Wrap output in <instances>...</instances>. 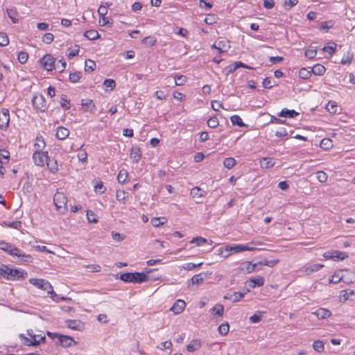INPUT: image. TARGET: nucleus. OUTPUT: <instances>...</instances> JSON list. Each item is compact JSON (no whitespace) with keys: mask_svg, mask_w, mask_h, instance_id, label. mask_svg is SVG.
<instances>
[{"mask_svg":"<svg viewBox=\"0 0 355 355\" xmlns=\"http://www.w3.org/2000/svg\"><path fill=\"white\" fill-rule=\"evenodd\" d=\"M67 326L73 330L83 331L85 329V324L79 320H66Z\"/></svg>","mask_w":355,"mask_h":355,"instance_id":"obj_11","label":"nucleus"},{"mask_svg":"<svg viewBox=\"0 0 355 355\" xmlns=\"http://www.w3.org/2000/svg\"><path fill=\"white\" fill-rule=\"evenodd\" d=\"M45 141L42 137L37 136L35 139V147L36 150H42L45 146Z\"/></svg>","mask_w":355,"mask_h":355,"instance_id":"obj_31","label":"nucleus"},{"mask_svg":"<svg viewBox=\"0 0 355 355\" xmlns=\"http://www.w3.org/2000/svg\"><path fill=\"white\" fill-rule=\"evenodd\" d=\"M298 1L297 0H288L286 1L284 6L286 10H290L292 7L297 5Z\"/></svg>","mask_w":355,"mask_h":355,"instance_id":"obj_63","label":"nucleus"},{"mask_svg":"<svg viewBox=\"0 0 355 355\" xmlns=\"http://www.w3.org/2000/svg\"><path fill=\"white\" fill-rule=\"evenodd\" d=\"M250 286L252 288H255L256 286H261L264 284V279L263 277L259 276L256 278H252L250 279Z\"/></svg>","mask_w":355,"mask_h":355,"instance_id":"obj_23","label":"nucleus"},{"mask_svg":"<svg viewBox=\"0 0 355 355\" xmlns=\"http://www.w3.org/2000/svg\"><path fill=\"white\" fill-rule=\"evenodd\" d=\"M28 53H26L25 51H21L19 53L17 59L20 63H21V64L26 63L28 60Z\"/></svg>","mask_w":355,"mask_h":355,"instance_id":"obj_47","label":"nucleus"},{"mask_svg":"<svg viewBox=\"0 0 355 355\" xmlns=\"http://www.w3.org/2000/svg\"><path fill=\"white\" fill-rule=\"evenodd\" d=\"M120 279L125 282L143 283L148 281V277L144 272H125L121 275Z\"/></svg>","mask_w":355,"mask_h":355,"instance_id":"obj_4","label":"nucleus"},{"mask_svg":"<svg viewBox=\"0 0 355 355\" xmlns=\"http://www.w3.org/2000/svg\"><path fill=\"white\" fill-rule=\"evenodd\" d=\"M320 146L322 148L328 150L333 146L332 141L330 139L324 138L321 140Z\"/></svg>","mask_w":355,"mask_h":355,"instance_id":"obj_37","label":"nucleus"},{"mask_svg":"<svg viewBox=\"0 0 355 355\" xmlns=\"http://www.w3.org/2000/svg\"><path fill=\"white\" fill-rule=\"evenodd\" d=\"M54 39V36L51 33H45L42 37V41L46 44H51Z\"/></svg>","mask_w":355,"mask_h":355,"instance_id":"obj_57","label":"nucleus"},{"mask_svg":"<svg viewBox=\"0 0 355 355\" xmlns=\"http://www.w3.org/2000/svg\"><path fill=\"white\" fill-rule=\"evenodd\" d=\"M207 123V125L211 128H216L219 124L218 120L217 117H216V116L209 118Z\"/></svg>","mask_w":355,"mask_h":355,"instance_id":"obj_51","label":"nucleus"},{"mask_svg":"<svg viewBox=\"0 0 355 355\" xmlns=\"http://www.w3.org/2000/svg\"><path fill=\"white\" fill-rule=\"evenodd\" d=\"M324 267L323 264L315 263L304 268V272L306 275H310L313 272H318Z\"/></svg>","mask_w":355,"mask_h":355,"instance_id":"obj_17","label":"nucleus"},{"mask_svg":"<svg viewBox=\"0 0 355 355\" xmlns=\"http://www.w3.org/2000/svg\"><path fill=\"white\" fill-rule=\"evenodd\" d=\"M128 176V173L125 169H121L117 176V180L119 183L123 184Z\"/></svg>","mask_w":355,"mask_h":355,"instance_id":"obj_34","label":"nucleus"},{"mask_svg":"<svg viewBox=\"0 0 355 355\" xmlns=\"http://www.w3.org/2000/svg\"><path fill=\"white\" fill-rule=\"evenodd\" d=\"M10 153L6 150H0V161H3L4 163L8 162Z\"/></svg>","mask_w":355,"mask_h":355,"instance_id":"obj_48","label":"nucleus"},{"mask_svg":"<svg viewBox=\"0 0 355 355\" xmlns=\"http://www.w3.org/2000/svg\"><path fill=\"white\" fill-rule=\"evenodd\" d=\"M53 201L58 209H67V198L64 193L61 192L55 193L53 197Z\"/></svg>","mask_w":355,"mask_h":355,"instance_id":"obj_9","label":"nucleus"},{"mask_svg":"<svg viewBox=\"0 0 355 355\" xmlns=\"http://www.w3.org/2000/svg\"><path fill=\"white\" fill-rule=\"evenodd\" d=\"M60 105L64 110H69L70 108L69 101L67 99L66 96H62L60 100Z\"/></svg>","mask_w":355,"mask_h":355,"instance_id":"obj_59","label":"nucleus"},{"mask_svg":"<svg viewBox=\"0 0 355 355\" xmlns=\"http://www.w3.org/2000/svg\"><path fill=\"white\" fill-rule=\"evenodd\" d=\"M141 156V150L139 147L132 148L130 152V157L135 162H137L140 159Z\"/></svg>","mask_w":355,"mask_h":355,"instance_id":"obj_20","label":"nucleus"},{"mask_svg":"<svg viewBox=\"0 0 355 355\" xmlns=\"http://www.w3.org/2000/svg\"><path fill=\"white\" fill-rule=\"evenodd\" d=\"M347 257V253L338 250H334V261L344 260Z\"/></svg>","mask_w":355,"mask_h":355,"instance_id":"obj_33","label":"nucleus"},{"mask_svg":"<svg viewBox=\"0 0 355 355\" xmlns=\"http://www.w3.org/2000/svg\"><path fill=\"white\" fill-rule=\"evenodd\" d=\"M326 109L331 113L335 114L338 110V105L335 102H329L326 106Z\"/></svg>","mask_w":355,"mask_h":355,"instance_id":"obj_44","label":"nucleus"},{"mask_svg":"<svg viewBox=\"0 0 355 355\" xmlns=\"http://www.w3.org/2000/svg\"><path fill=\"white\" fill-rule=\"evenodd\" d=\"M7 13L12 23L16 24L18 21V12L15 8L7 9Z\"/></svg>","mask_w":355,"mask_h":355,"instance_id":"obj_26","label":"nucleus"},{"mask_svg":"<svg viewBox=\"0 0 355 355\" xmlns=\"http://www.w3.org/2000/svg\"><path fill=\"white\" fill-rule=\"evenodd\" d=\"M262 85L264 88L271 89L273 87L272 83V78H264L262 82Z\"/></svg>","mask_w":355,"mask_h":355,"instance_id":"obj_61","label":"nucleus"},{"mask_svg":"<svg viewBox=\"0 0 355 355\" xmlns=\"http://www.w3.org/2000/svg\"><path fill=\"white\" fill-rule=\"evenodd\" d=\"M186 306V303L182 300H178L173 306L171 308V311L174 312L175 314H179L183 311Z\"/></svg>","mask_w":355,"mask_h":355,"instance_id":"obj_13","label":"nucleus"},{"mask_svg":"<svg viewBox=\"0 0 355 355\" xmlns=\"http://www.w3.org/2000/svg\"><path fill=\"white\" fill-rule=\"evenodd\" d=\"M311 71L315 75L322 76L325 73L326 69L323 65H322L320 64H315L311 68Z\"/></svg>","mask_w":355,"mask_h":355,"instance_id":"obj_22","label":"nucleus"},{"mask_svg":"<svg viewBox=\"0 0 355 355\" xmlns=\"http://www.w3.org/2000/svg\"><path fill=\"white\" fill-rule=\"evenodd\" d=\"M24 274L26 275L22 270L12 268L6 265H1L0 266V277L8 280L24 279Z\"/></svg>","mask_w":355,"mask_h":355,"instance_id":"obj_3","label":"nucleus"},{"mask_svg":"<svg viewBox=\"0 0 355 355\" xmlns=\"http://www.w3.org/2000/svg\"><path fill=\"white\" fill-rule=\"evenodd\" d=\"M69 135V130L67 128H66L63 126H59L57 128L56 137L58 139L64 140L67 137H68Z\"/></svg>","mask_w":355,"mask_h":355,"instance_id":"obj_15","label":"nucleus"},{"mask_svg":"<svg viewBox=\"0 0 355 355\" xmlns=\"http://www.w3.org/2000/svg\"><path fill=\"white\" fill-rule=\"evenodd\" d=\"M87 218L89 223H96L98 222V218L92 211H87Z\"/></svg>","mask_w":355,"mask_h":355,"instance_id":"obj_46","label":"nucleus"},{"mask_svg":"<svg viewBox=\"0 0 355 355\" xmlns=\"http://www.w3.org/2000/svg\"><path fill=\"white\" fill-rule=\"evenodd\" d=\"M190 194L194 198H202L205 196V191H202L200 187H196L191 190Z\"/></svg>","mask_w":355,"mask_h":355,"instance_id":"obj_27","label":"nucleus"},{"mask_svg":"<svg viewBox=\"0 0 355 355\" xmlns=\"http://www.w3.org/2000/svg\"><path fill=\"white\" fill-rule=\"evenodd\" d=\"M84 36L87 37L88 40H94L100 37L98 33L95 30H89L84 33Z\"/></svg>","mask_w":355,"mask_h":355,"instance_id":"obj_30","label":"nucleus"},{"mask_svg":"<svg viewBox=\"0 0 355 355\" xmlns=\"http://www.w3.org/2000/svg\"><path fill=\"white\" fill-rule=\"evenodd\" d=\"M246 266L245 268H242V270H245L247 272L250 273L254 271L257 264L252 265L250 262H246L244 263Z\"/></svg>","mask_w":355,"mask_h":355,"instance_id":"obj_62","label":"nucleus"},{"mask_svg":"<svg viewBox=\"0 0 355 355\" xmlns=\"http://www.w3.org/2000/svg\"><path fill=\"white\" fill-rule=\"evenodd\" d=\"M46 164L47 165L48 168L52 173H55L58 171V163H57L56 160H55V159L51 160L49 157Z\"/></svg>","mask_w":355,"mask_h":355,"instance_id":"obj_25","label":"nucleus"},{"mask_svg":"<svg viewBox=\"0 0 355 355\" xmlns=\"http://www.w3.org/2000/svg\"><path fill=\"white\" fill-rule=\"evenodd\" d=\"M103 85L106 88H110L111 90L114 89L116 87V83L113 79H105Z\"/></svg>","mask_w":355,"mask_h":355,"instance_id":"obj_54","label":"nucleus"},{"mask_svg":"<svg viewBox=\"0 0 355 355\" xmlns=\"http://www.w3.org/2000/svg\"><path fill=\"white\" fill-rule=\"evenodd\" d=\"M229 329L230 326L227 322L221 324L218 328L219 334L223 336H225L226 334H227V333L229 332Z\"/></svg>","mask_w":355,"mask_h":355,"instance_id":"obj_40","label":"nucleus"},{"mask_svg":"<svg viewBox=\"0 0 355 355\" xmlns=\"http://www.w3.org/2000/svg\"><path fill=\"white\" fill-rule=\"evenodd\" d=\"M353 58V55L349 52H347L346 55H344L343 59L341 60V63L343 64H350L352 62V60Z\"/></svg>","mask_w":355,"mask_h":355,"instance_id":"obj_52","label":"nucleus"},{"mask_svg":"<svg viewBox=\"0 0 355 355\" xmlns=\"http://www.w3.org/2000/svg\"><path fill=\"white\" fill-rule=\"evenodd\" d=\"M29 282L35 287L46 291L49 294H51L52 299L55 301H58V300L55 299V297H57V295L54 293L53 286L47 280L44 279L31 278L29 279Z\"/></svg>","mask_w":355,"mask_h":355,"instance_id":"obj_5","label":"nucleus"},{"mask_svg":"<svg viewBox=\"0 0 355 355\" xmlns=\"http://www.w3.org/2000/svg\"><path fill=\"white\" fill-rule=\"evenodd\" d=\"M311 71H309L306 68H302L299 71V76L302 79H308L311 76Z\"/></svg>","mask_w":355,"mask_h":355,"instance_id":"obj_42","label":"nucleus"},{"mask_svg":"<svg viewBox=\"0 0 355 355\" xmlns=\"http://www.w3.org/2000/svg\"><path fill=\"white\" fill-rule=\"evenodd\" d=\"M19 337L23 340V343L26 346H37L39 345L38 341L33 342L31 338L24 336V334H20Z\"/></svg>","mask_w":355,"mask_h":355,"instance_id":"obj_35","label":"nucleus"},{"mask_svg":"<svg viewBox=\"0 0 355 355\" xmlns=\"http://www.w3.org/2000/svg\"><path fill=\"white\" fill-rule=\"evenodd\" d=\"M212 311L216 315L222 316L224 311V307L222 304H218L213 308Z\"/></svg>","mask_w":355,"mask_h":355,"instance_id":"obj_50","label":"nucleus"},{"mask_svg":"<svg viewBox=\"0 0 355 355\" xmlns=\"http://www.w3.org/2000/svg\"><path fill=\"white\" fill-rule=\"evenodd\" d=\"M174 80H175V85L180 86V85H184L186 83V82L187 80V78L185 76L180 75V76H175Z\"/></svg>","mask_w":355,"mask_h":355,"instance_id":"obj_41","label":"nucleus"},{"mask_svg":"<svg viewBox=\"0 0 355 355\" xmlns=\"http://www.w3.org/2000/svg\"><path fill=\"white\" fill-rule=\"evenodd\" d=\"M96 68V63L92 60H87L85 63V71H93Z\"/></svg>","mask_w":355,"mask_h":355,"instance_id":"obj_39","label":"nucleus"},{"mask_svg":"<svg viewBox=\"0 0 355 355\" xmlns=\"http://www.w3.org/2000/svg\"><path fill=\"white\" fill-rule=\"evenodd\" d=\"M200 347V345L199 343H197V342H195L193 343H190L189 345H187V349L189 351V352H194L197 349H198Z\"/></svg>","mask_w":355,"mask_h":355,"instance_id":"obj_58","label":"nucleus"},{"mask_svg":"<svg viewBox=\"0 0 355 355\" xmlns=\"http://www.w3.org/2000/svg\"><path fill=\"white\" fill-rule=\"evenodd\" d=\"M40 62L46 70L51 71L53 69H55L59 72L63 71L67 65L66 62L62 59L60 60L55 64V59L52 55L49 54H46L43 58H42L40 60Z\"/></svg>","mask_w":355,"mask_h":355,"instance_id":"obj_2","label":"nucleus"},{"mask_svg":"<svg viewBox=\"0 0 355 355\" xmlns=\"http://www.w3.org/2000/svg\"><path fill=\"white\" fill-rule=\"evenodd\" d=\"M275 164V162L272 157H264L260 160L261 166L264 168H272Z\"/></svg>","mask_w":355,"mask_h":355,"instance_id":"obj_18","label":"nucleus"},{"mask_svg":"<svg viewBox=\"0 0 355 355\" xmlns=\"http://www.w3.org/2000/svg\"><path fill=\"white\" fill-rule=\"evenodd\" d=\"M336 49V44L332 43L331 45L324 46L322 49L323 51L329 53L331 55H333Z\"/></svg>","mask_w":355,"mask_h":355,"instance_id":"obj_45","label":"nucleus"},{"mask_svg":"<svg viewBox=\"0 0 355 355\" xmlns=\"http://www.w3.org/2000/svg\"><path fill=\"white\" fill-rule=\"evenodd\" d=\"M32 103L33 106L37 110H40V111L45 110V104L43 96H35L32 100Z\"/></svg>","mask_w":355,"mask_h":355,"instance_id":"obj_14","label":"nucleus"},{"mask_svg":"<svg viewBox=\"0 0 355 355\" xmlns=\"http://www.w3.org/2000/svg\"><path fill=\"white\" fill-rule=\"evenodd\" d=\"M313 348L318 352H322L324 350V343L322 340H315L313 343Z\"/></svg>","mask_w":355,"mask_h":355,"instance_id":"obj_38","label":"nucleus"},{"mask_svg":"<svg viewBox=\"0 0 355 355\" xmlns=\"http://www.w3.org/2000/svg\"><path fill=\"white\" fill-rule=\"evenodd\" d=\"M244 296V294L239 292H234L229 298L234 302L240 301Z\"/></svg>","mask_w":355,"mask_h":355,"instance_id":"obj_55","label":"nucleus"},{"mask_svg":"<svg viewBox=\"0 0 355 355\" xmlns=\"http://www.w3.org/2000/svg\"><path fill=\"white\" fill-rule=\"evenodd\" d=\"M299 114L293 110L283 109L279 113V116L282 117L294 118Z\"/></svg>","mask_w":355,"mask_h":355,"instance_id":"obj_21","label":"nucleus"},{"mask_svg":"<svg viewBox=\"0 0 355 355\" xmlns=\"http://www.w3.org/2000/svg\"><path fill=\"white\" fill-rule=\"evenodd\" d=\"M47 335L49 338L52 339H58V343H59L60 345H62L64 347H69L72 345V343H74L76 344V342L73 339L72 337L62 335L58 333H53L48 331Z\"/></svg>","mask_w":355,"mask_h":355,"instance_id":"obj_6","label":"nucleus"},{"mask_svg":"<svg viewBox=\"0 0 355 355\" xmlns=\"http://www.w3.org/2000/svg\"><path fill=\"white\" fill-rule=\"evenodd\" d=\"M279 259H275V260H270L268 261L267 259H263L259 262L261 265L267 266L269 267H273L275 266L277 263H279Z\"/></svg>","mask_w":355,"mask_h":355,"instance_id":"obj_49","label":"nucleus"},{"mask_svg":"<svg viewBox=\"0 0 355 355\" xmlns=\"http://www.w3.org/2000/svg\"><path fill=\"white\" fill-rule=\"evenodd\" d=\"M81 105L86 107V110L90 112H94L96 110V106L91 99L82 100Z\"/></svg>","mask_w":355,"mask_h":355,"instance_id":"obj_19","label":"nucleus"},{"mask_svg":"<svg viewBox=\"0 0 355 355\" xmlns=\"http://www.w3.org/2000/svg\"><path fill=\"white\" fill-rule=\"evenodd\" d=\"M231 122L233 125H237L239 127H245L246 125L243 122L241 118L239 115H233L230 117Z\"/></svg>","mask_w":355,"mask_h":355,"instance_id":"obj_32","label":"nucleus"},{"mask_svg":"<svg viewBox=\"0 0 355 355\" xmlns=\"http://www.w3.org/2000/svg\"><path fill=\"white\" fill-rule=\"evenodd\" d=\"M230 48V42L227 40H223L217 42V50L219 53L227 52Z\"/></svg>","mask_w":355,"mask_h":355,"instance_id":"obj_16","label":"nucleus"},{"mask_svg":"<svg viewBox=\"0 0 355 355\" xmlns=\"http://www.w3.org/2000/svg\"><path fill=\"white\" fill-rule=\"evenodd\" d=\"M167 222V219L165 217L161 218H153L151 219V224L155 227H158L162 225H164Z\"/></svg>","mask_w":355,"mask_h":355,"instance_id":"obj_29","label":"nucleus"},{"mask_svg":"<svg viewBox=\"0 0 355 355\" xmlns=\"http://www.w3.org/2000/svg\"><path fill=\"white\" fill-rule=\"evenodd\" d=\"M316 54L317 51L315 49H307L304 53V55L309 59L313 58Z\"/></svg>","mask_w":355,"mask_h":355,"instance_id":"obj_64","label":"nucleus"},{"mask_svg":"<svg viewBox=\"0 0 355 355\" xmlns=\"http://www.w3.org/2000/svg\"><path fill=\"white\" fill-rule=\"evenodd\" d=\"M236 164V162L233 157L225 158L223 161V165L228 169L232 168Z\"/></svg>","mask_w":355,"mask_h":355,"instance_id":"obj_36","label":"nucleus"},{"mask_svg":"<svg viewBox=\"0 0 355 355\" xmlns=\"http://www.w3.org/2000/svg\"><path fill=\"white\" fill-rule=\"evenodd\" d=\"M249 248H246L244 245H236L234 246H227L225 248H220L219 250L220 254H221L223 257H228L232 253H237L245 251V250H248Z\"/></svg>","mask_w":355,"mask_h":355,"instance_id":"obj_7","label":"nucleus"},{"mask_svg":"<svg viewBox=\"0 0 355 355\" xmlns=\"http://www.w3.org/2000/svg\"><path fill=\"white\" fill-rule=\"evenodd\" d=\"M9 43L8 37L5 33H0V46H5Z\"/></svg>","mask_w":355,"mask_h":355,"instance_id":"obj_53","label":"nucleus"},{"mask_svg":"<svg viewBox=\"0 0 355 355\" xmlns=\"http://www.w3.org/2000/svg\"><path fill=\"white\" fill-rule=\"evenodd\" d=\"M317 178L320 182H325L327 180L328 176L326 173L319 171L317 173Z\"/></svg>","mask_w":355,"mask_h":355,"instance_id":"obj_60","label":"nucleus"},{"mask_svg":"<svg viewBox=\"0 0 355 355\" xmlns=\"http://www.w3.org/2000/svg\"><path fill=\"white\" fill-rule=\"evenodd\" d=\"M10 122L9 110L3 108L0 110V129L6 130L8 128Z\"/></svg>","mask_w":355,"mask_h":355,"instance_id":"obj_10","label":"nucleus"},{"mask_svg":"<svg viewBox=\"0 0 355 355\" xmlns=\"http://www.w3.org/2000/svg\"><path fill=\"white\" fill-rule=\"evenodd\" d=\"M0 249L12 257H17L20 261L24 263H31L33 258L31 255L24 253L22 250L17 248L12 244L5 241H0Z\"/></svg>","mask_w":355,"mask_h":355,"instance_id":"obj_1","label":"nucleus"},{"mask_svg":"<svg viewBox=\"0 0 355 355\" xmlns=\"http://www.w3.org/2000/svg\"><path fill=\"white\" fill-rule=\"evenodd\" d=\"M190 243H196V245L200 246L203 244H205L207 243V240L205 238L201 237V236H197L196 238H193Z\"/></svg>","mask_w":355,"mask_h":355,"instance_id":"obj_43","label":"nucleus"},{"mask_svg":"<svg viewBox=\"0 0 355 355\" xmlns=\"http://www.w3.org/2000/svg\"><path fill=\"white\" fill-rule=\"evenodd\" d=\"M204 278L202 277V274H198L191 277L190 279V282L189 283V286L192 285H200L203 282Z\"/></svg>","mask_w":355,"mask_h":355,"instance_id":"obj_24","label":"nucleus"},{"mask_svg":"<svg viewBox=\"0 0 355 355\" xmlns=\"http://www.w3.org/2000/svg\"><path fill=\"white\" fill-rule=\"evenodd\" d=\"M49 157L48 153L42 150H35L33 155V159L35 164L39 166H44Z\"/></svg>","mask_w":355,"mask_h":355,"instance_id":"obj_8","label":"nucleus"},{"mask_svg":"<svg viewBox=\"0 0 355 355\" xmlns=\"http://www.w3.org/2000/svg\"><path fill=\"white\" fill-rule=\"evenodd\" d=\"M80 77L81 76H80V72L71 73L69 74V80L71 83H76L78 82V80H80Z\"/></svg>","mask_w":355,"mask_h":355,"instance_id":"obj_56","label":"nucleus"},{"mask_svg":"<svg viewBox=\"0 0 355 355\" xmlns=\"http://www.w3.org/2000/svg\"><path fill=\"white\" fill-rule=\"evenodd\" d=\"M128 194L123 190H119L116 191V199L119 202L125 204L126 202V199L128 198Z\"/></svg>","mask_w":355,"mask_h":355,"instance_id":"obj_28","label":"nucleus"},{"mask_svg":"<svg viewBox=\"0 0 355 355\" xmlns=\"http://www.w3.org/2000/svg\"><path fill=\"white\" fill-rule=\"evenodd\" d=\"M312 314L315 315L319 320H321L329 318L331 315V312L327 309L320 308L313 312Z\"/></svg>","mask_w":355,"mask_h":355,"instance_id":"obj_12","label":"nucleus"}]
</instances>
